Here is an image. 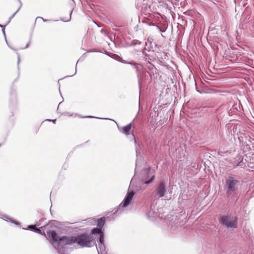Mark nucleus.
Returning <instances> with one entry per match:
<instances>
[{"instance_id":"13","label":"nucleus","mask_w":254,"mask_h":254,"mask_svg":"<svg viewBox=\"0 0 254 254\" xmlns=\"http://www.w3.org/2000/svg\"><path fill=\"white\" fill-rule=\"evenodd\" d=\"M29 228L30 229L34 230L36 232H41V230L37 228L36 227V226H34V225H30V226H29Z\"/></svg>"},{"instance_id":"16","label":"nucleus","mask_w":254,"mask_h":254,"mask_svg":"<svg viewBox=\"0 0 254 254\" xmlns=\"http://www.w3.org/2000/svg\"><path fill=\"white\" fill-rule=\"evenodd\" d=\"M56 121V120H54L52 121L53 123H54V124H55Z\"/></svg>"},{"instance_id":"15","label":"nucleus","mask_w":254,"mask_h":254,"mask_svg":"<svg viewBox=\"0 0 254 254\" xmlns=\"http://www.w3.org/2000/svg\"><path fill=\"white\" fill-rule=\"evenodd\" d=\"M99 241H100V242L101 243H103V237L102 235L100 236V239H99Z\"/></svg>"},{"instance_id":"14","label":"nucleus","mask_w":254,"mask_h":254,"mask_svg":"<svg viewBox=\"0 0 254 254\" xmlns=\"http://www.w3.org/2000/svg\"><path fill=\"white\" fill-rule=\"evenodd\" d=\"M154 178H155V176H154V175H153V176L152 177V178H151L149 181H145V182H144V183H145V184H150V183H152V182L153 181V180H154Z\"/></svg>"},{"instance_id":"12","label":"nucleus","mask_w":254,"mask_h":254,"mask_svg":"<svg viewBox=\"0 0 254 254\" xmlns=\"http://www.w3.org/2000/svg\"><path fill=\"white\" fill-rule=\"evenodd\" d=\"M92 233L93 234H101V228L98 227V228H94L92 230Z\"/></svg>"},{"instance_id":"6","label":"nucleus","mask_w":254,"mask_h":254,"mask_svg":"<svg viewBox=\"0 0 254 254\" xmlns=\"http://www.w3.org/2000/svg\"><path fill=\"white\" fill-rule=\"evenodd\" d=\"M47 234L50 237L51 239V244L55 245L56 243H59V238L58 236L57 233L54 230L49 231L47 232Z\"/></svg>"},{"instance_id":"5","label":"nucleus","mask_w":254,"mask_h":254,"mask_svg":"<svg viewBox=\"0 0 254 254\" xmlns=\"http://www.w3.org/2000/svg\"><path fill=\"white\" fill-rule=\"evenodd\" d=\"M134 194V193L132 191L127 193L124 200L122 202V206L123 207H127L130 203V201L132 199Z\"/></svg>"},{"instance_id":"8","label":"nucleus","mask_w":254,"mask_h":254,"mask_svg":"<svg viewBox=\"0 0 254 254\" xmlns=\"http://www.w3.org/2000/svg\"><path fill=\"white\" fill-rule=\"evenodd\" d=\"M10 3L11 6L15 7V12L13 14L14 16L21 7V2L20 0H11Z\"/></svg>"},{"instance_id":"10","label":"nucleus","mask_w":254,"mask_h":254,"mask_svg":"<svg viewBox=\"0 0 254 254\" xmlns=\"http://www.w3.org/2000/svg\"><path fill=\"white\" fill-rule=\"evenodd\" d=\"M131 127L132 125L130 123L126 126L123 127L122 128V131L127 135L128 134L129 132L131 131Z\"/></svg>"},{"instance_id":"19","label":"nucleus","mask_w":254,"mask_h":254,"mask_svg":"<svg viewBox=\"0 0 254 254\" xmlns=\"http://www.w3.org/2000/svg\"><path fill=\"white\" fill-rule=\"evenodd\" d=\"M161 17V18L162 19H163V16H161V17Z\"/></svg>"},{"instance_id":"9","label":"nucleus","mask_w":254,"mask_h":254,"mask_svg":"<svg viewBox=\"0 0 254 254\" xmlns=\"http://www.w3.org/2000/svg\"><path fill=\"white\" fill-rule=\"evenodd\" d=\"M11 17H1L0 18V26L4 27L6 26L10 22Z\"/></svg>"},{"instance_id":"7","label":"nucleus","mask_w":254,"mask_h":254,"mask_svg":"<svg viewBox=\"0 0 254 254\" xmlns=\"http://www.w3.org/2000/svg\"><path fill=\"white\" fill-rule=\"evenodd\" d=\"M166 192L165 186L163 182L160 183L159 186L156 189V194L159 197L164 196Z\"/></svg>"},{"instance_id":"17","label":"nucleus","mask_w":254,"mask_h":254,"mask_svg":"<svg viewBox=\"0 0 254 254\" xmlns=\"http://www.w3.org/2000/svg\"><path fill=\"white\" fill-rule=\"evenodd\" d=\"M71 19V16H69V18H68L66 21H69Z\"/></svg>"},{"instance_id":"18","label":"nucleus","mask_w":254,"mask_h":254,"mask_svg":"<svg viewBox=\"0 0 254 254\" xmlns=\"http://www.w3.org/2000/svg\"><path fill=\"white\" fill-rule=\"evenodd\" d=\"M39 17L41 18L44 21V19L42 17Z\"/></svg>"},{"instance_id":"1","label":"nucleus","mask_w":254,"mask_h":254,"mask_svg":"<svg viewBox=\"0 0 254 254\" xmlns=\"http://www.w3.org/2000/svg\"><path fill=\"white\" fill-rule=\"evenodd\" d=\"M76 243L82 247H91V243L93 242L94 239L90 235L82 234L75 236Z\"/></svg>"},{"instance_id":"4","label":"nucleus","mask_w":254,"mask_h":254,"mask_svg":"<svg viewBox=\"0 0 254 254\" xmlns=\"http://www.w3.org/2000/svg\"><path fill=\"white\" fill-rule=\"evenodd\" d=\"M76 241L75 236H74L69 237L64 236L59 238V244H58L57 246L58 247L60 244L64 246L70 245L75 243Z\"/></svg>"},{"instance_id":"11","label":"nucleus","mask_w":254,"mask_h":254,"mask_svg":"<svg viewBox=\"0 0 254 254\" xmlns=\"http://www.w3.org/2000/svg\"><path fill=\"white\" fill-rule=\"evenodd\" d=\"M105 217H102L101 218L97 220V226L100 228H102L105 224Z\"/></svg>"},{"instance_id":"2","label":"nucleus","mask_w":254,"mask_h":254,"mask_svg":"<svg viewBox=\"0 0 254 254\" xmlns=\"http://www.w3.org/2000/svg\"><path fill=\"white\" fill-rule=\"evenodd\" d=\"M219 222L227 228L237 227V218L229 215H222L219 218Z\"/></svg>"},{"instance_id":"3","label":"nucleus","mask_w":254,"mask_h":254,"mask_svg":"<svg viewBox=\"0 0 254 254\" xmlns=\"http://www.w3.org/2000/svg\"><path fill=\"white\" fill-rule=\"evenodd\" d=\"M238 181L234 177L229 176L226 180L225 187L226 193L229 195L233 194L237 190V184Z\"/></svg>"}]
</instances>
